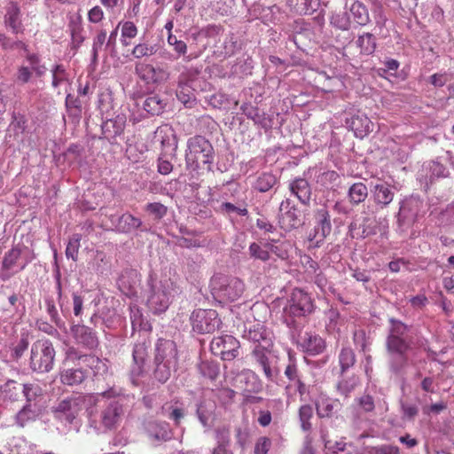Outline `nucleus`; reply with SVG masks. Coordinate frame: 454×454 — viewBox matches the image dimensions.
Returning a JSON list of instances; mask_svg holds the SVG:
<instances>
[{"mask_svg": "<svg viewBox=\"0 0 454 454\" xmlns=\"http://www.w3.org/2000/svg\"><path fill=\"white\" fill-rule=\"evenodd\" d=\"M388 330L386 338V350L388 355L389 372L397 378L405 380L410 364L409 351L414 345L411 335L413 326L406 325L395 317L388 318Z\"/></svg>", "mask_w": 454, "mask_h": 454, "instance_id": "nucleus-1", "label": "nucleus"}, {"mask_svg": "<svg viewBox=\"0 0 454 454\" xmlns=\"http://www.w3.org/2000/svg\"><path fill=\"white\" fill-rule=\"evenodd\" d=\"M215 156L214 147L205 137L197 135L188 139L185 152V164L188 169L211 172Z\"/></svg>", "mask_w": 454, "mask_h": 454, "instance_id": "nucleus-2", "label": "nucleus"}, {"mask_svg": "<svg viewBox=\"0 0 454 454\" xmlns=\"http://www.w3.org/2000/svg\"><path fill=\"white\" fill-rule=\"evenodd\" d=\"M100 395L106 398L117 397L108 401L100 411L101 425L108 430L115 429L121 425L127 411L126 398L114 388L104 391Z\"/></svg>", "mask_w": 454, "mask_h": 454, "instance_id": "nucleus-3", "label": "nucleus"}, {"mask_svg": "<svg viewBox=\"0 0 454 454\" xmlns=\"http://www.w3.org/2000/svg\"><path fill=\"white\" fill-rule=\"evenodd\" d=\"M56 350L48 339L37 340L32 344L29 368L33 372L46 373L53 369Z\"/></svg>", "mask_w": 454, "mask_h": 454, "instance_id": "nucleus-4", "label": "nucleus"}, {"mask_svg": "<svg viewBox=\"0 0 454 454\" xmlns=\"http://www.w3.org/2000/svg\"><path fill=\"white\" fill-rule=\"evenodd\" d=\"M150 295L147 299L148 308L154 314L165 312L170 304L173 282L169 278L157 280L153 274H150L147 281Z\"/></svg>", "mask_w": 454, "mask_h": 454, "instance_id": "nucleus-5", "label": "nucleus"}, {"mask_svg": "<svg viewBox=\"0 0 454 454\" xmlns=\"http://www.w3.org/2000/svg\"><path fill=\"white\" fill-rule=\"evenodd\" d=\"M210 286L215 296L229 301L238 300L245 290V284L241 279L223 275L214 276Z\"/></svg>", "mask_w": 454, "mask_h": 454, "instance_id": "nucleus-6", "label": "nucleus"}, {"mask_svg": "<svg viewBox=\"0 0 454 454\" xmlns=\"http://www.w3.org/2000/svg\"><path fill=\"white\" fill-rule=\"evenodd\" d=\"M314 234L309 239L315 242L316 247H320L333 231L330 211L327 203L320 204L313 211Z\"/></svg>", "mask_w": 454, "mask_h": 454, "instance_id": "nucleus-7", "label": "nucleus"}, {"mask_svg": "<svg viewBox=\"0 0 454 454\" xmlns=\"http://www.w3.org/2000/svg\"><path fill=\"white\" fill-rule=\"evenodd\" d=\"M193 332L199 334L212 333L218 330L222 321L215 309L194 310L190 317Z\"/></svg>", "mask_w": 454, "mask_h": 454, "instance_id": "nucleus-8", "label": "nucleus"}, {"mask_svg": "<svg viewBox=\"0 0 454 454\" xmlns=\"http://www.w3.org/2000/svg\"><path fill=\"white\" fill-rule=\"evenodd\" d=\"M314 309L315 305L310 294L301 288H294L284 308V313L305 317Z\"/></svg>", "mask_w": 454, "mask_h": 454, "instance_id": "nucleus-9", "label": "nucleus"}, {"mask_svg": "<svg viewBox=\"0 0 454 454\" xmlns=\"http://www.w3.org/2000/svg\"><path fill=\"white\" fill-rule=\"evenodd\" d=\"M85 396L81 394H74L61 400L55 407L53 413L60 420L73 423L85 405Z\"/></svg>", "mask_w": 454, "mask_h": 454, "instance_id": "nucleus-10", "label": "nucleus"}, {"mask_svg": "<svg viewBox=\"0 0 454 454\" xmlns=\"http://www.w3.org/2000/svg\"><path fill=\"white\" fill-rule=\"evenodd\" d=\"M111 223L112 231L123 233L131 234L136 231L146 232L149 229L143 224L140 218L134 216L129 212H125L121 215L110 214L106 215Z\"/></svg>", "mask_w": 454, "mask_h": 454, "instance_id": "nucleus-11", "label": "nucleus"}, {"mask_svg": "<svg viewBox=\"0 0 454 454\" xmlns=\"http://www.w3.org/2000/svg\"><path fill=\"white\" fill-rule=\"evenodd\" d=\"M239 341L232 335L215 337L210 343L211 352L223 361H232L239 356Z\"/></svg>", "mask_w": 454, "mask_h": 454, "instance_id": "nucleus-12", "label": "nucleus"}, {"mask_svg": "<svg viewBox=\"0 0 454 454\" xmlns=\"http://www.w3.org/2000/svg\"><path fill=\"white\" fill-rule=\"evenodd\" d=\"M127 124L125 113H119L114 117L106 118L101 124L103 138L110 144L116 145L124 140V130Z\"/></svg>", "mask_w": 454, "mask_h": 454, "instance_id": "nucleus-13", "label": "nucleus"}, {"mask_svg": "<svg viewBox=\"0 0 454 454\" xmlns=\"http://www.w3.org/2000/svg\"><path fill=\"white\" fill-rule=\"evenodd\" d=\"M254 364L262 370L265 378L273 381L278 376L280 370L277 364L273 363L270 357V348L266 345L254 346L251 352Z\"/></svg>", "mask_w": 454, "mask_h": 454, "instance_id": "nucleus-14", "label": "nucleus"}, {"mask_svg": "<svg viewBox=\"0 0 454 454\" xmlns=\"http://www.w3.org/2000/svg\"><path fill=\"white\" fill-rule=\"evenodd\" d=\"M278 218L279 225L285 231L297 229L303 224L301 211L290 199L281 202Z\"/></svg>", "mask_w": 454, "mask_h": 454, "instance_id": "nucleus-15", "label": "nucleus"}, {"mask_svg": "<svg viewBox=\"0 0 454 454\" xmlns=\"http://www.w3.org/2000/svg\"><path fill=\"white\" fill-rule=\"evenodd\" d=\"M75 343L87 350H95L99 346L97 333L84 325H73L70 329Z\"/></svg>", "mask_w": 454, "mask_h": 454, "instance_id": "nucleus-16", "label": "nucleus"}, {"mask_svg": "<svg viewBox=\"0 0 454 454\" xmlns=\"http://www.w3.org/2000/svg\"><path fill=\"white\" fill-rule=\"evenodd\" d=\"M168 104V97L165 94L149 93L145 98H140L137 101L141 106L147 116H159L162 114Z\"/></svg>", "mask_w": 454, "mask_h": 454, "instance_id": "nucleus-17", "label": "nucleus"}, {"mask_svg": "<svg viewBox=\"0 0 454 454\" xmlns=\"http://www.w3.org/2000/svg\"><path fill=\"white\" fill-rule=\"evenodd\" d=\"M144 430L149 439L154 442H168L173 437L170 426L165 421L146 420L144 423Z\"/></svg>", "mask_w": 454, "mask_h": 454, "instance_id": "nucleus-18", "label": "nucleus"}, {"mask_svg": "<svg viewBox=\"0 0 454 454\" xmlns=\"http://www.w3.org/2000/svg\"><path fill=\"white\" fill-rule=\"evenodd\" d=\"M153 359L178 364V350L176 343L169 339L160 338L154 347Z\"/></svg>", "mask_w": 454, "mask_h": 454, "instance_id": "nucleus-19", "label": "nucleus"}, {"mask_svg": "<svg viewBox=\"0 0 454 454\" xmlns=\"http://www.w3.org/2000/svg\"><path fill=\"white\" fill-rule=\"evenodd\" d=\"M345 124L351 129L355 136L364 138L373 130V123L364 113L357 112L349 118H346Z\"/></svg>", "mask_w": 454, "mask_h": 454, "instance_id": "nucleus-20", "label": "nucleus"}, {"mask_svg": "<svg viewBox=\"0 0 454 454\" xmlns=\"http://www.w3.org/2000/svg\"><path fill=\"white\" fill-rule=\"evenodd\" d=\"M376 220L370 216L362 217L361 221L355 219L350 223L348 231L353 238L365 239L377 233Z\"/></svg>", "mask_w": 454, "mask_h": 454, "instance_id": "nucleus-21", "label": "nucleus"}, {"mask_svg": "<svg viewBox=\"0 0 454 454\" xmlns=\"http://www.w3.org/2000/svg\"><path fill=\"white\" fill-rule=\"evenodd\" d=\"M149 345L145 341L138 342L134 345L132 351L133 366L131 369L132 381L135 383V378L141 376L145 372V362L148 357Z\"/></svg>", "mask_w": 454, "mask_h": 454, "instance_id": "nucleus-22", "label": "nucleus"}, {"mask_svg": "<svg viewBox=\"0 0 454 454\" xmlns=\"http://www.w3.org/2000/svg\"><path fill=\"white\" fill-rule=\"evenodd\" d=\"M240 110L248 119H251L254 124L259 125L265 131L272 128L273 120L270 116L267 115L264 112L260 113L257 106H253L251 103H244L240 106Z\"/></svg>", "mask_w": 454, "mask_h": 454, "instance_id": "nucleus-23", "label": "nucleus"}, {"mask_svg": "<svg viewBox=\"0 0 454 454\" xmlns=\"http://www.w3.org/2000/svg\"><path fill=\"white\" fill-rule=\"evenodd\" d=\"M4 24L12 34H23L24 26L21 20V12L16 3H10L6 7V13L4 15Z\"/></svg>", "mask_w": 454, "mask_h": 454, "instance_id": "nucleus-24", "label": "nucleus"}, {"mask_svg": "<svg viewBox=\"0 0 454 454\" xmlns=\"http://www.w3.org/2000/svg\"><path fill=\"white\" fill-rule=\"evenodd\" d=\"M216 405L210 399L201 398L196 403V415L204 427H209L215 419Z\"/></svg>", "mask_w": 454, "mask_h": 454, "instance_id": "nucleus-25", "label": "nucleus"}, {"mask_svg": "<svg viewBox=\"0 0 454 454\" xmlns=\"http://www.w3.org/2000/svg\"><path fill=\"white\" fill-rule=\"evenodd\" d=\"M88 377L89 371L83 366H74L60 372L61 383L70 387L82 384Z\"/></svg>", "mask_w": 454, "mask_h": 454, "instance_id": "nucleus-26", "label": "nucleus"}, {"mask_svg": "<svg viewBox=\"0 0 454 454\" xmlns=\"http://www.w3.org/2000/svg\"><path fill=\"white\" fill-rule=\"evenodd\" d=\"M177 364L160 362L153 359L151 377L160 384H165L177 370Z\"/></svg>", "mask_w": 454, "mask_h": 454, "instance_id": "nucleus-27", "label": "nucleus"}, {"mask_svg": "<svg viewBox=\"0 0 454 454\" xmlns=\"http://www.w3.org/2000/svg\"><path fill=\"white\" fill-rule=\"evenodd\" d=\"M317 415L320 419L332 418L340 410L341 404L338 399L321 395L314 402Z\"/></svg>", "mask_w": 454, "mask_h": 454, "instance_id": "nucleus-28", "label": "nucleus"}, {"mask_svg": "<svg viewBox=\"0 0 454 454\" xmlns=\"http://www.w3.org/2000/svg\"><path fill=\"white\" fill-rule=\"evenodd\" d=\"M289 190L298 198L302 205L309 206L312 189L307 179L301 177L295 178L290 183Z\"/></svg>", "mask_w": 454, "mask_h": 454, "instance_id": "nucleus-29", "label": "nucleus"}, {"mask_svg": "<svg viewBox=\"0 0 454 454\" xmlns=\"http://www.w3.org/2000/svg\"><path fill=\"white\" fill-rule=\"evenodd\" d=\"M301 346L304 352L310 356L318 355L325 349V341L317 334L305 333Z\"/></svg>", "mask_w": 454, "mask_h": 454, "instance_id": "nucleus-30", "label": "nucleus"}, {"mask_svg": "<svg viewBox=\"0 0 454 454\" xmlns=\"http://www.w3.org/2000/svg\"><path fill=\"white\" fill-rule=\"evenodd\" d=\"M41 414V410L35 404L26 403L16 414L15 421L20 427H24L28 423L35 421Z\"/></svg>", "mask_w": 454, "mask_h": 454, "instance_id": "nucleus-31", "label": "nucleus"}, {"mask_svg": "<svg viewBox=\"0 0 454 454\" xmlns=\"http://www.w3.org/2000/svg\"><path fill=\"white\" fill-rule=\"evenodd\" d=\"M395 196L392 188L387 184H378L374 186L373 200L377 206L385 208L389 205Z\"/></svg>", "mask_w": 454, "mask_h": 454, "instance_id": "nucleus-32", "label": "nucleus"}, {"mask_svg": "<svg viewBox=\"0 0 454 454\" xmlns=\"http://www.w3.org/2000/svg\"><path fill=\"white\" fill-rule=\"evenodd\" d=\"M291 10L301 15L314 13L320 5V0H287Z\"/></svg>", "mask_w": 454, "mask_h": 454, "instance_id": "nucleus-33", "label": "nucleus"}, {"mask_svg": "<svg viewBox=\"0 0 454 454\" xmlns=\"http://www.w3.org/2000/svg\"><path fill=\"white\" fill-rule=\"evenodd\" d=\"M243 337L255 343V346L266 345L267 348L271 346V340L267 337L266 330L259 324L254 328L245 330Z\"/></svg>", "mask_w": 454, "mask_h": 454, "instance_id": "nucleus-34", "label": "nucleus"}, {"mask_svg": "<svg viewBox=\"0 0 454 454\" xmlns=\"http://www.w3.org/2000/svg\"><path fill=\"white\" fill-rule=\"evenodd\" d=\"M176 97L186 107H192V105L195 102V96L191 90L190 86H188L184 74H180L178 78Z\"/></svg>", "mask_w": 454, "mask_h": 454, "instance_id": "nucleus-35", "label": "nucleus"}, {"mask_svg": "<svg viewBox=\"0 0 454 454\" xmlns=\"http://www.w3.org/2000/svg\"><path fill=\"white\" fill-rule=\"evenodd\" d=\"M367 197L368 188L362 182L355 183L348 188V198L353 206H357L364 202Z\"/></svg>", "mask_w": 454, "mask_h": 454, "instance_id": "nucleus-36", "label": "nucleus"}, {"mask_svg": "<svg viewBox=\"0 0 454 454\" xmlns=\"http://www.w3.org/2000/svg\"><path fill=\"white\" fill-rule=\"evenodd\" d=\"M356 45L360 49L361 54L372 55L377 47L376 37L372 33H364L358 35Z\"/></svg>", "mask_w": 454, "mask_h": 454, "instance_id": "nucleus-37", "label": "nucleus"}, {"mask_svg": "<svg viewBox=\"0 0 454 454\" xmlns=\"http://www.w3.org/2000/svg\"><path fill=\"white\" fill-rule=\"evenodd\" d=\"M317 183L327 190H334L339 186L340 175L334 170H327L317 176Z\"/></svg>", "mask_w": 454, "mask_h": 454, "instance_id": "nucleus-38", "label": "nucleus"}, {"mask_svg": "<svg viewBox=\"0 0 454 454\" xmlns=\"http://www.w3.org/2000/svg\"><path fill=\"white\" fill-rule=\"evenodd\" d=\"M200 375L210 380H215L220 374V364L215 361L204 360L198 365Z\"/></svg>", "mask_w": 454, "mask_h": 454, "instance_id": "nucleus-39", "label": "nucleus"}, {"mask_svg": "<svg viewBox=\"0 0 454 454\" xmlns=\"http://www.w3.org/2000/svg\"><path fill=\"white\" fill-rule=\"evenodd\" d=\"M350 12L355 21L360 26H365L371 21L368 9L361 1H355L351 4Z\"/></svg>", "mask_w": 454, "mask_h": 454, "instance_id": "nucleus-40", "label": "nucleus"}, {"mask_svg": "<svg viewBox=\"0 0 454 454\" xmlns=\"http://www.w3.org/2000/svg\"><path fill=\"white\" fill-rule=\"evenodd\" d=\"M162 413L168 416L169 419L173 420L176 426L180 424L185 415L184 408L178 405V401L163 405Z\"/></svg>", "mask_w": 454, "mask_h": 454, "instance_id": "nucleus-41", "label": "nucleus"}, {"mask_svg": "<svg viewBox=\"0 0 454 454\" xmlns=\"http://www.w3.org/2000/svg\"><path fill=\"white\" fill-rule=\"evenodd\" d=\"M356 361L355 351L349 347H343L339 354L340 375H343L349 368L353 367Z\"/></svg>", "mask_w": 454, "mask_h": 454, "instance_id": "nucleus-42", "label": "nucleus"}, {"mask_svg": "<svg viewBox=\"0 0 454 454\" xmlns=\"http://www.w3.org/2000/svg\"><path fill=\"white\" fill-rule=\"evenodd\" d=\"M130 320L133 330L150 331L152 326L147 320L143 318L141 309L137 306H130Z\"/></svg>", "mask_w": 454, "mask_h": 454, "instance_id": "nucleus-43", "label": "nucleus"}, {"mask_svg": "<svg viewBox=\"0 0 454 454\" xmlns=\"http://www.w3.org/2000/svg\"><path fill=\"white\" fill-rule=\"evenodd\" d=\"M278 182L275 175L270 172L262 173L256 179L254 188L260 192L270 191Z\"/></svg>", "mask_w": 454, "mask_h": 454, "instance_id": "nucleus-44", "label": "nucleus"}, {"mask_svg": "<svg viewBox=\"0 0 454 454\" xmlns=\"http://www.w3.org/2000/svg\"><path fill=\"white\" fill-rule=\"evenodd\" d=\"M23 384L14 380H8L3 386L2 391L4 397L11 401H17L22 394Z\"/></svg>", "mask_w": 454, "mask_h": 454, "instance_id": "nucleus-45", "label": "nucleus"}, {"mask_svg": "<svg viewBox=\"0 0 454 454\" xmlns=\"http://www.w3.org/2000/svg\"><path fill=\"white\" fill-rule=\"evenodd\" d=\"M22 395L25 396L27 403H32V402L43 396V391L38 383L28 382L23 384Z\"/></svg>", "mask_w": 454, "mask_h": 454, "instance_id": "nucleus-46", "label": "nucleus"}, {"mask_svg": "<svg viewBox=\"0 0 454 454\" xmlns=\"http://www.w3.org/2000/svg\"><path fill=\"white\" fill-rule=\"evenodd\" d=\"M136 73L139 75V77L145 81L147 83L149 82H157L159 77L157 75V71L152 65L148 64H141L136 66Z\"/></svg>", "mask_w": 454, "mask_h": 454, "instance_id": "nucleus-47", "label": "nucleus"}, {"mask_svg": "<svg viewBox=\"0 0 454 454\" xmlns=\"http://www.w3.org/2000/svg\"><path fill=\"white\" fill-rule=\"evenodd\" d=\"M91 354H84L74 347H69L66 352L67 359L74 366H86Z\"/></svg>", "mask_w": 454, "mask_h": 454, "instance_id": "nucleus-48", "label": "nucleus"}, {"mask_svg": "<svg viewBox=\"0 0 454 454\" xmlns=\"http://www.w3.org/2000/svg\"><path fill=\"white\" fill-rule=\"evenodd\" d=\"M427 168L429 170V183L432 184L437 178L448 177L450 173L442 163L437 160H432L428 163Z\"/></svg>", "mask_w": 454, "mask_h": 454, "instance_id": "nucleus-49", "label": "nucleus"}, {"mask_svg": "<svg viewBox=\"0 0 454 454\" xmlns=\"http://www.w3.org/2000/svg\"><path fill=\"white\" fill-rule=\"evenodd\" d=\"M358 383V377L352 375L350 377L344 378L341 380H340L337 384V390L340 395H344L345 397H348V395L354 391Z\"/></svg>", "mask_w": 454, "mask_h": 454, "instance_id": "nucleus-50", "label": "nucleus"}, {"mask_svg": "<svg viewBox=\"0 0 454 454\" xmlns=\"http://www.w3.org/2000/svg\"><path fill=\"white\" fill-rule=\"evenodd\" d=\"M313 417V408L310 404H303L299 409V419L302 431L309 432L312 428L310 419Z\"/></svg>", "mask_w": 454, "mask_h": 454, "instance_id": "nucleus-51", "label": "nucleus"}, {"mask_svg": "<svg viewBox=\"0 0 454 454\" xmlns=\"http://www.w3.org/2000/svg\"><path fill=\"white\" fill-rule=\"evenodd\" d=\"M90 265V269L97 274H105L108 271V261L103 252L97 251Z\"/></svg>", "mask_w": 454, "mask_h": 454, "instance_id": "nucleus-52", "label": "nucleus"}, {"mask_svg": "<svg viewBox=\"0 0 454 454\" xmlns=\"http://www.w3.org/2000/svg\"><path fill=\"white\" fill-rule=\"evenodd\" d=\"M22 248L20 246L13 247L8 251L3 259L2 265L4 269H12L21 258Z\"/></svg>", "mask_w": 454, "mask_h": 454, "instance_id": "nucleus-53", "label": "nucleus"}, {"mask_svg": "<svg viewBox=\"0 0 454 454\" xmlns=\"http://www.w3.org/2000/svg\"><path fill=\"white\" fill-rule=\"evenodd\" d=\"M88 359L89 361L85 367H88L92 371L94 377L104 375L107 372V364L99 357L96 356L95 355H90V358Z\"/></svg>", "mask_w": 454, "mask_h": 454, "instance_id": "nucleus-54", "label": "nucleus"}, {"mask_svg": "<svg viewBox=\"0 0 454 454\" xmlns=\"http://www.w3.org/2000/svg\"><path fill=\"white\" fill-rule=\"evenodd\" d=\"M287 357L288 364L285 368L284 374L289 380V381L292 382L294 380H298L300 375L294 354L289 350L287 353Z\"/></svg>", "mask_w": 454, "mask_h": 454, "instance_id": "nucleus-55", "label": "nucleus"}, {"mask_svg": "<svg viewBox=\"0 0 454 454\" xmlns=\"http://www.w3.org/2000/svg\"><path fill=\"white\" fill-rule=\"evenodd\" d=\"M248 251L250 257L254 260H259L265 262L270 259V254H269V250L264 249L262 244L256 242L251 243Z\"/></svg>", "mask_w": 454, "mask_h": 454, "instance_id": "nucleus-56", "label": "nucleus"}, {"mask_svg": "<svg viewBox=\"0 0 454 454\" xmlns=\"http://www.w3.org/2000/svg\"><path fill=\"white\" fill-rule=\"evenodd\" d=\"M331 24L340 30L348 31L350 28L351 21L347 12L334 13L331 18Z\"/></svg>", "mask_w": 454, "mask_h": 454, "instance_id": "nucleus-57", "label": "nucleus"}, {"mask_svg": "<svg viewBox=\"0 0 454 454\" xmlns=\"http://www.w3.org/2000/svg\"><path fill=\"white\" fill-rule=\"evenodd\" d=\"M216 446L223 449H230L231 433L227 427H221L215 429Z\"/></svg>", "mask_w": 454, "mask_h": 454, "instance_id": "nucleus-58", "label": "nucleus"}, {"mask_svg": "<svg viewBox=\"0 0 454 454\" xmlns=\"http://www.w3.org/2000/svg\"><path fill=\"white\" fill-rule=\"evenodd\" d=\"M235 439L236 444L244 450L246 449L247 444L249 442V428L247 426H238L235 427Z\"/></svg>", "mask_w": 454, "mask_h": 454, "instance_id": "nucleus-59", "label": "nucleus"}, {"mask_svg": "<svg viewBox=\"0 0 454 454\" xmlns=\"http://www.w3.org/2000/svg\"><path fill=\"white\" fill-rule=\"evenodd\" d=\"M291 244L289 241H280L277 239L275 245L271 248V253L281 260H286L289 257Z\"/></svg>", "mask_w": 454, "mask_h": 454, "instance_id": "nucleus-60", "label": "nucleus"}, {"mask_svg": "<svg viewBox=\"0 0 454 454\" xmlns=\"http://www.w3.org/2000/svg\"><path fill=\"white\" fill-rule=\"evenodd\" d=\"M81 235L74 234L69 239L66 248V255L67 258H71L73 261H77L78 251L80 247Z\"/></svg>", "mask_w": 454, "mask_h": 454, "instance_id": "nucleus-61", "label": "nucleus"}, {"mask_svg": "<svg viewBox=\"0 0 454 454\" xmlns=\"http://www.w3.org/2000/svg\"><path fill=\"white\" fill-rule=\"evenodd\" d=\"M145 210L155 219L160 220L167 215L168 207L160 202H153L146 205Z\"/></svg>", "mask_w": 454, "mask_h": 454, "instance_id": "nucleus-62", "label": "nucleus"}, {"mask_svg": "<svg viewBox=\"0 0 454 454\" xmlns=\"http://www.w3.org/2000/svg\"><path fill=\"white\" fill-rule=\"evenodd\" d=\"M29 346L27 334H22L20 340L12 348V356L15 359L20 358Z\"/></svg>", "mask_w": 454, "mask_h": 454, "instance_id": "nucleus-63", "label": "nucleus"}, {"mask_svg": "<svg viewBox=\"0 0 454 454\" xmlns=\"http://www.w3.org/2000/svg\"><path fill=\"white\" fill-rule=\"evenodd\" d=\"M370 454H400V449L395 445L382 444L372 447L370 450Z\"/></svg>", "mask_w": 454, "mask_h": 454, "instance_id": "nucleus-64", "label": "nucleus"}]
</instances>
